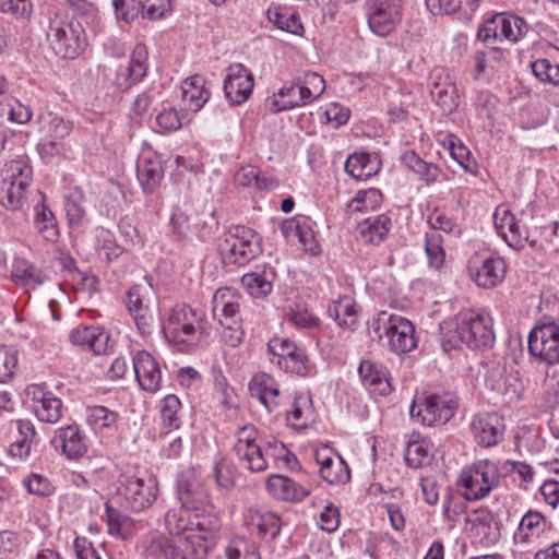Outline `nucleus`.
Instances as JSON below:
<instances>
[{
    "label": "nucleus",
    "instance_id": "nucleus-3",
    "mask_svg": "<svg viewBox=\"0 0 559 559\" xmlns=\"http://www.w3.org/2000/svg\"><path fill=\"white\" fill-rule=\"evenodd\" d=\"M262 238L251 227L231 226L219 243L224 263L243 266L262 252Z\"/></svg>",
    "mask_w": 559,
    "mask_h": 559
},
{
    "label": "nucleus",
    "instance_id": "nucleus-40",
    "mask_svg": "<svg viewBox=\"0 0 559 559\" xmlns=\"http://www.w3.org/2000/svg\"><path fill=\"white\" fill-rule=\"evenodd\" d=\"M544 530V515L537 511H528L522 518L514 537L520 543H531L534 538H537Z\"/></svg>",
    "mask_w": 559,
    "mask_h": 559
},
{
    "label": "nucleus",
    "instance_id": "nucleus-49",
    "mask_svg": "<svg viewBox=\"0 0 559 559\" xmlns=\"http://www.w3.org/2000/svg\"><path fill=\"white\" fill-rule=\"evenodd\" d=\"M43 129L47 132L50 138L53 139H63L72 130V122L69 119H66L62 116L48 112L43 117Z\"/></svg>",
    "mask_w": 559,
    "mask_h": 559
},
{
    "label": "nucleus",
    "instance_id": "nucleus-10",
    "mask_svg": "<svg viewBox=\"0 0 559 559\" xmlns=\"http://www.w3.org/2000/svg\"><path fill=\"white\" fill-rule=\"evenodd\" d=\"M528 29L524 19L507 13H498L488 19L478 29L477 36L484 43L490 39H508L512 43L520 40Z\"/></svg>",
    "mask_w": 559,
    "mask_h": 559
},
{
    "label": "nucleus",
    "instance_id": "nucleus-20",
    "mask_svg": "<svg viewBox=\"0 0 559 559\" xmlns=\"http://www.w3.org/2000/svg\"><path fill=\"white\" fill-rule=\"evenodd\" d=\"M50 443L69 460H79L87 451L85 436L75 425L57 429Z\"/></svg>",
    "mask_w": 559,
    "mask_h": 559
},
{
    "label": "nucleus",
    "instance_id": "nucleus-41",
    "mask_svg": "<svg viewBox=\"0 0 559 559\" xmlns=\"http://www.w3.org/2000/svg\"><path fill=\"white\" fill-rule=\"evenodd\" d=\"M274 378L265 372L254 374L249 381L248 388L251 397H255L265 407L269 413L275 411L274 401H266L269 392L273 386Z\"/></svg>",
    "mask_w": 559,
    "mask_h": 559
},
{
    "label": "nucleus",
    "instance_id": "nucleus-22",
    "mask_svg": "<svg viewBox=\"0 0 559 559\" xmlns=\"http://www.w3.org/2000/svg\"><path fill=\"white\" fill-rule=\"evenodd\" d=\"M133 369L142 390L155 393L162 383V370L157 360L146 350L138 352L133 357Z\"/></svg>",
    "mask_w": 559,
    "mask_h": 559
},
{
    "label": "nucleus",
    "instance_id": "nucleus-19",
    "mask_svg": "<svg viewBox=\"0 0 559 559\" xmlns=\"http://www.w3.org/2000/svg\"><path fill=\"white\" fill-rule=\"evenodd\" d=\"M147 72V49L145 45L138 44L127 67H119L114 84L121 91H127L139 83Z\"/></svg>",
    "mask_w": 559,
    "mask_h": 559
},
{
    "label": "nucleus",
    "instance_id": "nucleus-26",
    "mask_svg": "<svg viewBox=\"0 0 559 559\" xmlns=\"http://www.w3.org/2000/svg\"><path fill=\"white\" fill-rule=\"evenodd\" d=\"M382 167L378 153L356 152L345 162V171L356 180H368L376 176Z\"/></svg>",
    "mask_w": 559,
    "mask_h": 559
},
{
    "label": "nucleus",
    "instance_id": "nucleus-23",
    "mask_svg": "<svg viewBox=\"0 0 559 559\" xmlns=\"http://www.w3.org/2000/svg\"><path fill=\"white\" fill-rule=\"evenodd\" d=\"M27 395L38 403L35 407V414L40 421L56 424L61 418V400L47 391L44 384L28 385Z\"/></svg>",
    "mask_w": 559,
    "mask_h": 559
},
{
    "label": "nucleus",
    "instance_id": "nucleus-15",
    "mask_svg": "<svg viewBox=\"0 0 559 559\" xmlns=\"http://www.w3.org/2000/svg\"><path fill=\"white\" fill-rule=\"evenodd\" d=\"M468 270L472 278L479 287L489 289L503 281L507 265L502 258L478 253L469 260Z\"/></svg>",
    "mask_w": 559,
    "mask_h": 559
},
{
    "label": "nucleus",
    "instance_id": "nucleus-17",
    "mask_svg": "<svg viewBox=\"0 0 559 559\" xmlns=\"http://www.w3.org/2000/svg\"><path fill=\"white\" fill-rule=\"evenodd\" d=\"M504 430L503 418L495 412L478 413L471 423L475 441L484 448L497 445L503 439Z\"/></svg>",
    "mask_w": 559,
    "mask_h": 559
},
{
    "label": "nucleus",
    "instance_id": "nucleus-32",
    "mask_svg": "<svg viewBox=\"0 0 559 559\" xmlns=\"http://www.w3.org/2000/svg\"><path fill=\"white\" fill-rule=\"evenodd\" d=\"M180 536L170 537L163 534L152 536L144 551V559H182L180 555Z\"/></svg>",
    "mask_w": 559,
    "mask_h": 559
},
{
    "label": "nucleus",
    "instance_id": "nucleus-57",
    "mask_svg": "<svg viewBox=\"0 0 559 559\" xmlns=\"http://www.w3.org/2000/svg\"><path fill=\"white\" fill-rule=\"evenodd\" d=\"M16 366V350L8 346H0V383H5L13 378Z\"/></svg>",
    "mask_w": 559,
    "mask_h": 559
},
{
    "label": "nucleus",
    "instance_id": "nucleus-46",
    "mask_svg": "<svg viewBox=\"0 0 559 559\" xmlns=\"http://www.w3.org/2000/svg\"><path fill=\"white\" fill-rule=\"evenodd\" d=\"M480 0H426V7L433 15H449L455 13L463 4L469 12H474Z\"/></svg>",
    "mask_w": 559,
    "mask_h": 559
},
{
    "label": "nucleus",
    "instance_id": "nucleus-5",
    "mask_svg": "<svg viewBox=\"0 0 559 559\" xmlns=\"http://www.w3.org/2000/svg\"><path fill=\"white\" fill-rule=\"evenodd\" d=\"M47 40L56 56L75 59L87 46V38L82 23L76 19L62 21L53 19L47 31Z\"/></svg>",
    "mask_w": 559,
    "mask_h": 559
},
{
    "label": "nucleus",
    "instance_id": "nucleus-16",
    "mask_svg": "<svg viewBox=\"0 0 559 559\" xmlns=\"http://www.w3.org/2000/svg\"><path fill=\"white\" fill-rule=\"evenodd\" d=\"M253 86V75L242 63H231L226 69L223 90L231 105L243 104L252 94Z\"/></svg>",
    "mask_w": 559,
    "mask_h": 559
},
{
    "label": "nucleus",
    "instance_id": "nucleus-38",
    "mask_svg": "<svg viewBox=\"0 0 559 559\" xmlns=\"http://www.w3.org/2000/svg\"><path fill=\"white\" fill-rule=\"evenodd\" d=\"M392 227L391 218L386 215H378L367 218L360 225V236L364 242L370 245L380 243Z\"/></svg>",
    "mask_w": 559,
    "mask_h": 559
},
{
    "label": "nucleus",
    "instance_id": "nucleus-34",
    "mask_svg": "<svg viewBox=\"0 0 559 559\" xmlns=\"http://www.w3.org/2000/svg\"><path fill=\"white\" fill-rule=\"evenodd\" d=\"M317 464H320V477L330 485L344 484L350 478L349 468L341 456L336 461L330 456L321 457L318 448Z\"/></svg>",
    "mask_w": 559,
    "mask_h": 559
},
{
    "label": "nucleus",
    "instance_id": "nucleus-59",
    "mask_svg": "<svg viewBox=\"0 0 559 559\" xmlns=\"http://www.w3.org/2000/svg\"><path fill=\"white\" fill-rule=\"evenodd\" d=\"M143 17L151 21L160 20L171 11L170 0H139Z\"/></svg>",
    "mask_w": 559,
    "mask_h": 559
},
{
    "label": "nucleus",
    "instance_id": "nucleus-60",
    "mask_svg": "<svg viewBox=\"0 0 559 559\" xmlns=\"http://www.w3.org/2000/svg\"><path fill=\"white\" fill-rule=\"evenodd\" d=\"M151 294V289L134 285L127 292L126 305L129 313L134 312L140 308H146L152 306L148 295Z\"/></svg>",
    "mask_w": 559,
    "mask_h": 559
},
{
    "label": "nucleus",
    "instance_id": "nucleus-2",
    "mask_svg": "<svg viewBox=\"0 0 559 559\" xmlns=\"http://www.w3.org/2000/svg\"><path fill=\"white\" fill-rule=\"evenodd\" d=\"M371 338L381 341L384 336L389 349L397 355L412 352L417 346L415 326L402 316L380 311L368 323Z\"/></svg>",
    "mask_w": 559,
    "mask_h": 559
},
{
    "label": "nucleus",
    "instance_id": "nucleus-43",
    "mask_svg": "<svg viewBox=\"0 0 559 559\" xmlns=\"http://www.w3.org/2000/svg\"><path fill=\"white\" fill-rule=\"evenodd\" d=\"M402 163L417 174L423 180L432 182L438 179L440 169L431 163L421 159L414 151L405 152L401 157Z\"/></svg>",
    "mask_w": 559,
    "mask_h": 559
},
{
    "label": "nucleus",
    "instance_id": "nucleus-37",
    "mask_svg": "<svg viewBox=\"0 0 559 559\" xmlns=\"http://www.w3.org/2000/svg\"><path fill=\"white\" fill-rule=\"evenodd\" d=\"M328 314L340 326L353 329L357 324L356 302L350 296H340L328 308Z\"/></svg>",
    "mask_w": 559,
    "mask_h": 559
},
{
    "label": "nucleus",
    "instance_id": "nucleus-33",
    "mask_svg": "<svg viewBox=\"0 0 559 559\" xmlns=\"http://www.w3.org/2000/svg\"><path fill=\"white\" fill-rule=\"evenodd\" d=\"M281 230L286 238L297 237L305 251L314 254V231L311 226V218L299 216L285 219Z\"/></svg>",
    "mask_w": 559,
    "mask_h": 559
},
{
    "label": "nucleus",
    "instance_id": "nucleus-42",
    "mask_svg": "<svg viewBox=\"0 0 559 559\" xmlns=\"http://www.w3.org/2000/svg\"><path fill=\"white\" fill-rule=\"evenodd\" d=\"M209 539L197 535L193 531L180 536V555L182 559H204L209 552Z\"/></svg>",
    "mask_w": 559,
    "mask_h": 559
},
{
    "label": "nucleus",
    "instance_id": "nucleus-36",
    "mask_svg": "<svg viewBox=\"0 0 559 559\" xmlns=\"http://www.w3.org/2000/svg\"><path fill=\"white\" fill-rule=\"evenodd\" d=\"M475 78L479 79L483 74H493L500 71L506 64V57L501 49L488 46L485 50H477L474 55Z\"/></svg>",
    "mask_w": 559,
    "mask_h": 559
},
{
    "label": "nucleus",
    "instance_id": "nucleus-62",
    "mask_svg": "<svg viewBox=\"0 0 559 559\" xmlns=\"http://www.w3.org/2000/svg\"><path fill=\"white\" fill-rule=\"evenodd\" d=\"M287 320L299 329H310L314 325V314L308 306L297 304L294 309L286 313Z\"/></svg>",
    "mask_w": 559,
    "mask_h": 559
},
{
    "label": "nucleus",
    "instance_id": "nucleus-8",
    "mask_svg": "<svg viewBox=\"0 0 559 559\" xmlns=\"http://www.w3.org/2000/svg\"><path fill=\"white\" fill-rule=\"evenodd\" d=\"M7 173L10 175L0 182V204L17 211L26 202L32 168L22 160H12Z\"/></svg>",
    "mask_w": 559,
    "mask_h": 559
},
{
    "label": "nucleus",
    "instance_id": "nucleus-12",
    "mask_svg": "<svg viewBox=\"0 0 559 559\" xmlns=\"http://www.w3.org/2000/svg\"><path fill=\"white\" fill-rule=\"evenodd\" d=\"M177 498L186 510L198 512L210 504V495L194 468H187L178 475Z\"/></svg>",
    "mask_w": 559,
    "mask_h": 559
},
{
    "label": "nucleus",
    "instance_id": "nucleus-21",
    "mask_svg": "<svg viewBox=\"0 0 559 559\" xmlns=\"http://www.w3.org/2000/svg\"><path fill=\"white\" fill-rule=\"evenodd\" d=\"M430 87L431 98L440 107L443 114H452L459 105L457 90L454 81L444 70H435Z\"/></svg>",
    "mask_w": 559,
    "mask_h": 559
},
{
    "label": "nucleus",
    "instance_id": "nucleus-1",
    "mask_svg": "<svg viewBox=\"0 0 559 559\" xmlns=\"http://www.w3.org/2000/svg\"><path fill=\"white\" fill-rule=\"evenodd\" d=\"M444 352L466 344L472 349L490 348L495 343L492 320L488 313L466 310L440 325Z\"/></svg>",
    "mask_w": 559,
    "mask_h": 559
},
{
    "label": "nucleus",
    "instance_id": "nucleus-4",
    "mask_svg": "<svg viewBox=\"0 0 559 559\" xmlns=\"http://www.w3.org/2000/svg\"><path fill=\"white\" fill-rule=\"evenodd\" d=\"M500 478V471L495 462L479 460L461 471L457 485L463 489L462 496L467 501H478L499 486Z\"/></svg>",
    "mask_w": 559,
    "mask_h": 559
},
{
    "label": "nucleus",
    "instance_id": "nucleus-14",
    "mask_svg": "<svg viewBox=\"0 0 559 559\" xmlns=\"http://www.w3.org/2000/svg\"><path fill=\"white\" fill-rule=\"evenodd\" d=\"M528 352L547 365L559 361V326L555 323L534 329L528 336Z\"/></svg>",
    "mask_w": 559,
    "mask_h": 559
},
{
    "label": "nucleus",
    "instance_id": "nucleus-50",
    "mask_svg": "<svg viewBox=\"0 0 559 559\" xmlns=\"http://www.w3.org/2000/svg\"><path fill=\"white\" fill-rule=\"evenodd\" d=\"M381 200L382 193L378 189L370 188L359 190L348 202V210L350 212H361L364 210L374 209L380 204Z\"/></svg>",
    "mask_w": 559,
    "mask_h": 559
},
{
    "label": "nucleus",
    "instance_id": "nucleus-35",
    "mask_svg": "<svg viewBox=\"0 0 559 559\" xmlns=\"http://www.w3.org/2000/svg\"><path fill=\"white\" fill-rule=\"evenodd\" d=\"M12 281L23 287H36L45 283L47 276L25 259H15L11 270Z\"/></svg>",
    "mask_w": 559,
    "mask_h": 559
},
{
    "label": "nucleus",
    "instance_id": "nucleus-9",
    "mask_svg": "<svg viewBox=\"0 0 559 559\" xmlns=\"http://www.w3.org/2000/svg\"><path fill=\"white\" fill-rule=\"evenodd\" d=\"M118 495L123 497L126 507L140 512L151 507L158 495L155 477L124 476L120 480Z\"/></svg>",
    "mask_w": 559,
    "mask_h": 559
},
{
    "label": "nucleus",
    "instance_id": "nucleus-61",
    "mask_svg": "<svg viewBox=\"0 0 559 559\" xmlns=\"http://www.w3.org/2000/svg\"><path fill=\"white\" fill-rule=\"evenodd\" d=\"M23 485L29 493L39 497H47L53 492V487L48 478L40 474H31L24 478Z\"/></svg>",
    "mask_w": 559,
    "mask_h": 559
},
{
    "label": "nucleus",
    "instance_id": "nucleus-25",
    "mask_svg": "<svg viewBox=\"0 0 559 559\" xmlns=\"http://www.w3.org/2000/svg\"><path fill=\"white\" fill-rule=\"evenodd\" d=\"M69 340L73 345H80L95 355H102L107 353L110 338L100 326L80 325L71 331Z\"/></svg>",
    "mask_w": 559,
    "mask_h": 559
},
{
    "label": "nucleus",
    "instance_id": "nucleus-13",
    "mask_svg": "<svg viewBox=\"0 0 559 559\" xmlns=\"http://www.w3.org/2000/svg\"><path fill=\"white\" fill-rule=\"evenodd\" d=\"M258 435L254 425H245L237 430V441L234 445L238 459L246 462L247 468L254 473L264 472L267 468L266 459L262 455L261 444L257 442Z\"/></svg>",
    "mask_w": 559,
    "mask_h": 559
},
{
    "label": "nucleus",
    "instance_id": "nucleus-18",
    "mask_svg": "<svg viewBox=\"0 0 559 559\" xmlns=\"http://www.w3.org/2000/svg\"><path fill=\"white\" fill-rule=\"evenodd\" d=\"M312 92L306 85L294 83L283 86L277 93L265 99V108L272 114L290 110L294 107L304 106L311 102Z\"/></svg>",
    "mask_w": 559,
    "mask_h": 559
},
{
    "label": "nucleus",
    "instance_id": "nucleus-6",
    "mask_svg": "<svg viewBox=\"0 0 559 559\" xmlns=\"http://www.w3.org/2000/svg\"><path fill=\"white\" fill-rule=\"evenodd\" d=\"M204 316L188 305H176L165 324V337L175 344L193 345L204 332Z\"/></svg>",
    "mask_w": 559,
    "mask_h": 559
},
{
    "label": "nucleus",
    "instance_id": "nucleus-63",
    "mask_svg": "<svg viewBox=\"0 0 559 559\" xmlns=\"http://www.w3.org/2000/svg\"><path fill=\"white\" fill-rule=\"evenodd\" d=\"M269 20L281 31H285L292 34H299V31L302 29V25L294 14L285 15L277 11L269 10Z\"/></svg>",
    "mask_w": 559,
    "mask_h": 559
},
{
    "label": "nucleus",
    "instance_id": "nucleus-7",
    "mask_svg": "<svg viewBox=\"0 0 559 559\" xmlns=\"http://www.w3.org/2000/svg\"><path fill=\"white\" fill-rule=\"evenodd\" d=\"M457 407L455 393H433L414 401L409 413L426 426L444 425L454 416Z\"/></svg>",
    "mask_w": 559,
    "mask_h": 559
},
{
    "label": "nucleus",
    "instance_id": "nucleus-52",
    "mask_svg": "<svg viewBox=\"0 0 559 559\" xmlns=\"http://www.w3.org/2000/svg\"><path fill=\"white\" fill-rule=\"evenodd\" d=\"M425 251L430 266L439 269L443 264L445 254L438 233L426 234Z\"/></svg>",
    "mask_w": 559,
    "mask_h": 559
},
{
    "label": "nucleus",
    "instance_id": "nucleus-51",
    "mask_svg": "<svg viewBox=\"0 0 559 559\" xmlns=\"http://www.w3.org/2000/svg\"><path fill=\"white\" fill-rule=\"evenodd\" d=\"M298 348L294 342L288 338L275 336L271 338L267 343V352L270 356V361L272 364L282 365L283 361L290 355L294 354V350Z\"/></svg>",
    "mask_w": 559,
    "mask_h": 559
},
{
    "label": "nucleus",
    "instance_id": "nucleus-31",
    "mask_svg": "<svg viewBox=\"0 0 559 559\" xmlns=\"http://www.w3.org/2000/svg\"><path fill=\"white\" fill-rule=\"evenodd\" d=\"M136 176L145 194H151L164 178L163 163L155 155L144 156L136 166Z\"/></svg>",
    "mask_w": 559,
    "mask_h": 559
},
{
    "label": "nucleus",
    "instance_id": "nucleus-47",
    "mask_svg": "<svg viewBox=\"0 0 559 559\" xmlns=\"http://www.w3.org/2000/svg\"><path fill=\"white\" fill-rule=\"evenodd\" d=\"M130 314L135 322L138 331L142 335L152 334L154 329L160 325V317L155 307L140 308L134 310V312H130Z\"/></svg>",
    "mask_w": 559,
    "mask_h": 559
},
{
    "label": "nucleus",
    "instance_id": "nucleus-24",
    "mask_svg": "<svg viewBox=\"0 0 559 559\" xmlns=\"http://www.w3.org/2000/svg\"><path fill=\"white\" fill-rule=\"evenodd\" d=\"M276 273L270 265H258L241 276V285L253 298H264L272 293Z\"/></svg>",
    "mask_w": 559,
    "mask_h": 559
},
{
    "label": "nucleus",
    "instance_id": "nucleus-29",
    "mask_svg": "<svg viewBox=\"0 0 559 559\" xmlns=\"http://www.w3.org/2000/svg\"><path fill=\"white\" fill-rule=\"evenodd\" d=\"M205 79L202 75L194 74L181 84V98L187 109L198 112L210 99L211 92L205 86Z\"/></svg>",
    "mask_w": 559,
    "mask_h": 559
},
{
    "label": "nucleus",
    "instance_id": "nucleus-39",
    "mask_svg": "<svg viewBox=\"0 0 559 559\" xmlns=\"http://www.w3.org/2000/svg\"><path fill=\"white\" fill-rule=\"evenodd\" d=\"M41 200V204L35 209V226L45 240L53 242L59 237L58 223L52 211L45 204V195Z\"/></svg>",
    "mask_w": 559,
    "mask_h": 559
},
{
    "label": "nucleus",
    "instance_id": "nucleus-54",
    "mask_svg": "<svg viewBox=\"0 0 559 559\" xmlns=\"http://www.w3.org/2000/svg\"><path fill=\"white\" fill-rule=\"evenodd\" d=\"M119 415L105 406H93L88 412V421L95 429H108L117 424Z\"/></svg>",
    "mask_w": 559,
    "mask_h": 559
},
{
    "label": "nucleus",
    "instance_id": "nucleus-48",
    "mask_svg": "<svg viewBox=\"0 0 559 559\" xmlns=\"http://www.w3.org/2000/svg\"><path fill=\"white\" fill-rule=\"evenodd\" d=\"M189 518L185 508L169 510L165 515V527L170 537L183 536L189 532Z\"/></svg>",
    "mask_w": 559,
    "mask_h": 559
},
{
    "label": "nucleus",
    "instance_id": "nucleus-11",
    "mask_svg": "<svg viewBox=\"0 0 559 559\" xmlns=\"http://www.w3.org/2000/svg\"><path fill=\"white\" fill-rule=\"evenodd\" d=\"M402 12V0H368V26L373 34L386 36L400 24Z\"/></svg>",
    "mask_w": 559,
    "mask_h": 559
},
{
    "label": "nucleus",
    "instance_id": "nucleus-30",
    "mask_svg": "<svg viewBox=\"0 0 559 559\" xmlns=\"http://www.w3.org/2000/svg\"><path fill=\"white\" fill-rule=\"evenodd\" d=\"M265 486L273 497L285 501H301L305 497L310 495L309 489L278 474L271 475L266 479Z\"/></svg>",
    "mask_w": 559,
    "mask_h": 559
},
{
    "label": "nucleus",
    "instance_id": "nucleus-64",
    "mask_svg": "<svg viewBox=\"0 0 559 559\" xmlns=\"http://www.w3.org/2000/svg\"><path fill=\"white\" fill-rule=\"evenodd\" d=\"M307 362L308 359L304 350L296 348L294 354H290L278 367L287 372L306 376L309 370Z\"/></svg>",
    "mask_w": 559,
    "mask_h": 559
},
{
    "label": "nucleus",
    "instance_id": "nucleus-56",
    "mask_svg": "<svg viewBox=\"0 0 559 559\" xmlns=\"http://www.w3.org/2000/svg\"><path fill=\"white\" fill-rule=\"evenodd\" d=\"M195 534L205 539L213 540L221 528L219 518L210 513L202 515L195 514Z\"/></svg>",
    "mask_w": 559,
    "mask_h": 559
},
{
    "label": "nucleus",
    "instance_id": "nucleus-45",
    "mask_svg": "<svg viewBox=\"0 0 559 559\" xmlns=\"http://www.w3.org/2000/svg\"><path fill=\"white\" fill-rule=\"evenodd\" d=\"M404 456L407 465L413 468L429 464L432 457L429 441L421 439L408 442Z\"/></svg>",
    "mask_w": 559,
    "mask_h": 559
},
{
    "label": "nucleus",
    "instance_id": "nucleus-28",
    "mask_svg": "<svg viewBox=\"0 0 559 559\" xmlns=\"http://www.w3.org/2000/svg\"><path fill=\"white\" fill-rule=\"evenodd\" d=\"M358 373L366 385L385 396L393 390L389 370L379 362L365 359L360 361Z\"/></svg>",
    "mask_w": 559,
    "mask_h": 559
},
{
    "label": "nucleus",
    "instance_id": "nucleus-53",
    "mask_svg": "<svg viewBox=\"0 0 559 559\" xmlns=\"http://www.w3.org/2000/svg\"><path fill=\"white\" fill-rule=\"evenodd\" d=\"M281 526V519L275 513L265 512L258 516V534L264 540H273L278 535Z\"/></svg>",
    "mask_w": 559,
    "mask_h": 559
},
{
    "label": "nucleus",
    "instance_id": "nucleus-44",
    "mask_svg": "<svg viewBox=\"0 0 559 559\" xmlns=\"http://www.w3.org/2000/svg\"><path fill=\"white\" fill-rule=\"evenodd\" d=\"M181 402L175 394H168L160 401V417L164 428L168 431L178 429L181 425L179 413Z\"/></svg>",
    "mask_w": 559,
    "mask_h": 559
},
{
    "label": "nucleus",
    "instance_id": "nucleus-58",
    "mask_svg": "<svg viewBox=\"0 0 559 559\" xmlns=\"http://www.w3.org/2000/svg\"><path fill=\"white\" fill-rule=\"evenodd\" d=\"M349 110L337 103L329 104L320 116L321 123L331 124L336 129L347 122Z\"/></svg>",
    "mask_w": 559,
    "mask_h": 559
},
{
    "label": "nucleus",
    "instance_id": "nucleus-27",
    "mask_svg": "<svg viewBox=\"0 0 559 559\" xmlns=\"http://www.w3.org/2000/svg\"><path fill=\"white\" fill-rule=\"evenodd\" d=\"M212 311L219 324L228 323L240 319L239 295L228 287L218 288L212 300Z\"/></svg>",
    "mask_w": 559,
    "mask_h": 559
},
{
    "label": "nucleus",
    "instance_id": "nucleus-55",
    "mask_svg": "<svg viewBox=\"0 0 559 559\" xmlns=\"http://www.w3.org/2000/svg\"><path fill=\"white\" fill-rule=\"evenodd\" d=\"M186 118V112H180L175 108H165L156 116V123L164 132H173L182 127Z\"/></svg>",
    "mask_w": 559,
    "mask_h": 559
}]
</instances>
